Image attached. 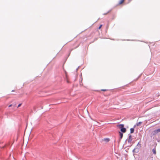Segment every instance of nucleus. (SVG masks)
Returning <instances> with one entry per match:
<instances>
[{
	"instance_id": "f257e3e1",
	"label": "nucleus",
	"mask_w": 160,
	"mask_h": 160,
	"mask_svg": "<svg viewBox=\"0 0 160 160\" xmlns=\"http://www.w3.org/2000/svg\"><path fill=\"white\" fill-rule=\"evenodd\" d=\"M120 129L121 132L124 133L126 131V129L125 128H124V125L123 124H120L117 126Z\"/></svg>"
},
{
	"instance_id": "f03ea898",
	"label": "nucleus",
	"mask_w": 160,
	"mask_h": 160,
	"mask_svg": "<svg viewBox=\"0 0 160 160\" xmlns=\"http://www.w3.org/2000/svg\"><path fill=\"white\" fill-rule=\"evenodd\" d=\"M159 132H160V128L158 129L157 130H156L154 131L153 132V135H155L157 134Z\"/></svg>"
},
{
	"instance_id": "7ed1b4c3",
	"label": "nucleus",
	"mask_w": 160,
	"mask_h": 160,
	"mask_svg": "<svg viewBox=\"0 0 160 160\" xmlns=\"http://www.w3.org/2000/svg\"><path fill=\"white\" fill-rule=\"evenodd\" d=\"M119 135L120 137V139H121L122 138V137H123V134L121 132H119Z\"/></svg>"
},
{
	"instance_id": "20e7f679",
	"label": "nucleus",
	"mask_w": 160,
	"mask_h": 160,
	"mask_svg": "<svg viewBox=\"0 0 160 160\" xmlns=\"http://www.w3.org/2000/svg\"><path fill=\"white\" fill-rule=\"evenodd\" d=\"M134 129L133 128H131L130 129V132L131 133H132L134 132Z\"/></svg>"
},
{
	"instance_id": "39448f33",
	"label": "nucleus",
	"mask_w": 160,
	"mask_h": 160,
	"mask_svg": "<svg viewBox=\"0 0 160 160\" xmlns=\"http://www.w3.org/2000/svg\"><path fill=\"white\" fill-rule=\"evenodd\" d=\"M152 151V152H153V154H156V150L155 149H153Z\"/></svg>"
},
{
	"instance_id": "423d86ee",
	"label": "nucleus",
	"mask_w": 160,
	"mask_h": 160,
	"mask_svg": "<svg viewBox=\"0 0 160 160\" xmlns=\"http://www.w3.org/2000/svg\"><path fill=\"white\" fill-rule=\"evenodd\" d=\"M109 139L108 138H106L104 139V140L106 142H108L109 141Z\"/></svg>"
},
{
	"instance_id": "0eeeda50",
	"label": "nucleus",
	"mask_w": 160,
	"mask_h": 160,
	"mask_svg": "<svg viewBox=\"0 0 160 160\" xmlns=\"http://www.w3.org/2000/svg\"><path fill=\"white\" fill-rule=\"evenodd\" d=\"M142 122H139L137 123V126H140L141 125V124L142 123Z\"/></svg>"
},
{
	"instance_id": "6e6552de",
	"label": "nucleus",
	"mask_w": 160,
	"mask_h": 160,
	"mask_svg": "<svg viewBox=\"0 0 160 160\" xmlns=\"http://www.w3.org/2000/svg\"><path fill=\"white\" fill-rule=\"evenodd\" d=\"M66 80L67 82L68 83L69 82V81L68 80V78L67 77H66Z\"/></svg>"
},
{
	"instance_id": "1a4fd4ad",
	"label": "nucleus",
	"mask_w": 160,
	"mask_h": 160,
	"mask_svg": "<svg viewBox=\"0 0 160 160\" xmlns=\"http://www.w3.org/2000/svg\"><path fill=\"white\" fill-rule=\"evenodd\" d=\"M124 1H121V2L119 3V4H121L122 3H123L124 2Z\"/></svg>"
},
{
	"instance_id": "9d476101",
	"label": "nucleus",
	"mask_w": 160,
	"mask_h": 160,
	"mask_svg": "<svg viewBox=\"0 0 160 160\" xmlns=\"http://www.w3.org/2000/svg\"><path fill=\"white\" fill-rule=\"evenodd\" d=\"M102 25H101L98 28V29H100V28H101L102 27Z\"/></svg>"
},
{
	"instance_id": "9b49d317",
	"label": "nucleus",
	"mask_w": 160,
	"mask_h": 160,
	"mask_svg": "<svg viewBox=\"0 0 160 160\" xmlns=\"http://www.w3.org/2000/svg\"><path fill=\"white\" fill-rule=\"evenodd\" d=\"M22 104L20 103V104H19L18 106V108H19V107H20L21 105Z\"/></svg>"
},
{
	"instance_id": "f8f14e48",
	"label": "nucleus",
	"mask_w": 160,
	"mask_h": 160,
	"mask_svg": "<svg viewBox=\"0 0 160 160\" xmlns=\"http://www.w3.org/2000/svg\"><path fill=\"white\" fill-rule=\"evenodd\" d=\"M101 91H107V90L106 89H102Z\"/></svg>"
},
{
	"instance_id": "ddd939ff",
	"label": "nucleus",
	"mask_w": 160,
	"mask_h": 160,
	"mask_svg": "<svg viewBox=\"0 0 160 160\" xmlns=\"http://www.w3.org/2000/svg\"><path fill=\"white\" fill-rule=\"evenodd\" d=\"M129 139H130L131 138H132V136L131 135H130L129 136Z\"/></svg>"
},
{
	"instance_id": "4468645a",
	"label": "nucleus",
	"mask_w": 160,
	"mask_h": 160,
	"mask_svg": "<svg viewBox=\"0 0 160 160\" xmlns=\"http://www.w3.org/2000/svg\"><path fill=\"white\" fill-rule=\"evenodd\" d=\"M12 106V105L11 104L9 106V107H11Z\"/></svg>"
},
{
	"instance_id": "2eb2a0df",
	"label": "nucleus",
	"mask_w": 160,
	"mask_h": 160,
	"mask_svg": "<svg viewBox=\"0 0 160 160\" xmlns=\"http://www.w3.org/2000/svg\"><path fill=\"white\" fill-rule=\"evenodd\" d=\"M14 90H12V92H14Z\"/></svg>"
}]
</instances>
